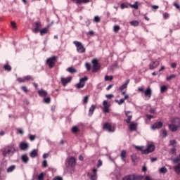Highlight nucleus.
Masks as SVG:
<instances>
[{"mask_svg": "<svg viewBox=\"0 0 180 180\" xmlns=\"http://www.w3.org/2000/svg\"><path fill=\"white\" fill-rule=\"evenodd\" d=\"M31 158H36V157H37L38 153H37V150L34 149L31 151L30 154Z\"/></svg>", "mask_w": 180, "mask_h": 180, "instance_id": "27", "label": "nucleus"}, {"mask_svg": "<svg viewBox=\"0 0 180 180\" xmlns=\"http://www.w3.org/2000/svg\"><path fill=\"white\" fill-rule=\"evenodd\" d=\"M17 132H18L19 134H23V131H22V129H17Z\"/></svg>", "mask_w": 180, "mask_h": 180, "instance_id": "64", "label": "nucleus"}, {"mask_svg": "<svg viewBox=\"0 0 180 180\" xmlns=\"http://www.w3.org/2000/svg\"><path fill=\"white\" fill-rule=\"evenodd\" d=\"M44 103H50L51 102V98L47 97L44 99Z\"/></svg>", "mask_w": 180, "mask_h": 180, "instance_id": "46", "label": "nucleus"}, {"mask_svg": "<svg viewBox=\"0 0 180 180\" xmlns=\"http://www.w3.org/2000/svg\"><path fill=\"white\" fill-rule=\"evenodd\" d=\"M47 33V28H43L41 31H40V34L41 36H44V34H46Z\"/></svg>", "mask_w": 180, "mask_h": 180, "instance_id": "42", "label": "nucleus"}, {"mask_svg": "<svg viewBox=\"0 0 180 180\" xmlns=\"http://www.w3.org/2000/svg\"><path fill=\"white\" fill-rule=\"evenodd\" d=\"M172 162H174V164H178V162H179L180 159L179 158H174L172 160Z\"/></svg>", "mask_w": 180, "mask_h": 180, "instance_id": "49", "label": "nucleus"}, {"mask_svg": "<svg viewBox=\"0 0 180 180\" xmlns=\"http://www.w3.org/2000/svg\"><path fill=\"white\" fill-rule=\"evenodd\" d=\"M25 81L26 82L29 81H34V78H33L32 76L31 75H27V76H25Z\"/></svg>", "mask_w": 180, "mask_h": 180, "instance_id": "35", "label": "nucleus"}, {"mask_svg": "<svg viewBox=\"0 0 180 180\" xmlns=\"http://www.w3.org/2000/svg\"><path fill=\"white\" fill-rule=\"evenodd\" d=\"M176 76L175 75H171L170 76L167 77V81H171V79H174Z\"/></svg>", "mask_w": 180, "mask_h": 180, "instance_id": "50", "label": "nucleus"}, {"mask_svg": "<svg viewBox=\"0 0 180 180\" xmlns=\"http://www.w3.org/2000/svg\"><path fill=\"white\" fill-rule=\"evenodd\" d=\"M85 67H86L87 71H91V63H86L85 64Z\"/></svg>", "mask_w": 180, "mask_h": 180, "instance_id": "48", "label": "nucleus"}, {"mask_svg": "<svg viewBox=\"0 0 180 180\" xmlns=\"http://www.w3.org/2000/svg\"><path fill=\"white\" fill-rule=\"evenodd\" d=\"M113 30H114L115 33H118L119 30H120V26L115 25L113 27Z\"/></svg>", "mask_w": 180, "mask_h": 180, "instance_id": "40", "label": "nucleus"}, {"mask_svg": "<svg viewBox=\"0 0 180 180\" xmlns=\"http://www.w3.org/2000/svg\"><path fill=\"white\" fill-rule=\"evenodd\" d=\"M179 127H180V119L179 117H174L171 120V124H169V129L171 131H176Z\"/></svg>", "mask_w": 180, "mask_h": 180, "instance_id": "2", "label": "nucleus"}, {"mask_svg": "<svg viewBox=\"0 0 180 180\" xmlns=\"http://www.w3.org/2000/svg\"><path fill=\"white\" fill-rule=\"evenodd\" d=\"M57 61H58V56H53L46 60V64L49 65V68H54Z\"/></svg>", "mask_w": 180, "mask_h": 180, "instance_id": "6", "label": "nucleus"}, {"mask_svg": "<svg viewBox=\"0 0 180 180\" xmlns=\"http://www.w3.org/2000/svg\"><path fill=\"white\" fill-rule=\"evenodd\" d=\"M138 91H139V92H142V93L145 92L144 87H143V86L139 87Z\"/></svg>", "mask_w": 180, "mask_h": 180, "instance_id": "58", "label": "nucleus"}, {"mask_svg": "<svg viewBox=\"0 0 180 180\" xmlns=\"http://www.w3.org/2000/svg\"><path fill=\"white\" fill-rule=\"evenodd\" d=\"M17 81H18L20 83L26 82V77H25V76L23 77H19L17 79Z\"/></svg>", "mask_w": 180, "mask_h": 180, "instance_id": "39", "label": "nucleus"}, {"mask_svg": "<svg viewBox=\"0 0 180 180\" xmlns=\"http://www.w3.org/2000/svg\"><path fill=\"white\" fill-rule=\"evenodd\" d=\"M103 110L104 112V113H109L110 110H109V108H110V104L108 103V101H104L103 102Z\"/></svg>", "mask_w": 180, "mask_h": 180, "instance_id": "14", "label": "nucleus"}, {"mask_svg": "<svg viewBox=\"0 0 180 180\" xmlns=\"http://www.w3.org/2000/svg\"><path fill=\"white\" fill-rule=\"evenodd\" d=\"M168 172V169H167V167H162L160 169V174H167Z\"/></svg>", "mask_w": 180, "mask_h": 180, "instance_id": "30", "label": "nucleus"}, {"mask_svg": "<svg viewBox=\"0 0 180 180\" xmlns=\"http://www.w3.org/2000/svg\"><path fill=\"white\" fill-rule=\"evenodd\" d=\"M72 79V77H61L60 81L62 82V85L63 86H67V84H70Z\"/></svg>", "mask_w": 180, "mask_h": 180, "instance_id": "11", "label": "nucleus"}, {"mask_svg": "<svg viewBox=\"0 0 180 180\" xmlns=\"http://www.w3.org/2000/svg\"><path fill=\"white\" fill-rule=\"evenodd\" d=\"M4 68L5 71H12V67H11L9 64L4 65Z\"/></svg>", "mask_w": 180, "mask_h": 180, "instance_id": "31", "label": "nucleus"}, {"mask_svg": "<svg viewBox=\"0 0 180 180\" xmlns=\"http://www.w3.org/2000/svg\"><path fill=\"white\" fill-rule=\"evenodd\" d=\"M47 91L44 89H41L38 91V95L41 98H45V96H47Z\"/></svg>", "mask_w": 180, "mask_h": 180, "instance_id": "22", "label": "nucleus"}, {"mask_svg": "<svg viewBox=\"0 0 180 180\" xmlns=\"http://www.w3.org/2000/svg\"><path fill=\"white\" fill-rule=\"evenodd\" d=\"M105 98H107L108 99H110L112 98H115V96L113 94H107L105 95Z\"/></svg>", "mask_w": 180, "mask_h": 180, "instance_id": "55", "label": "nucleus"}, {"mask_svg": "<svg viewBox=\"0 0 180 180\" xmlns=\"http://www.w3.org/2000/svg\"><path fill=\"white\" fill-rule=\"evenodd\" d=\"M88 79V77H84L80 79V82L77 84V88L79 89L85 86V81Z\"/></svg>", "mask_w": 180, "mask_h": 180, "instance_id": "12", "label": "nucleus"}, {"mask_svg": "<svg viewBox=\"0 0 180 180\" xmlns=\"http://www.w3.org/2000/svg\"><path fill=\"white\" fill-rule=\"evenodd\" d=\"M143 176L139 174H128L122 178V180H141Z\"/></svg>", "mask_w": 180, "mask_h": 180, "instance_id": "8", "label": "nucleus"}, {"mask_svg": "<svg viewBox=\"0 0 180 180\" xmlns=\"http://www.w3.org/2000/svg\"><path fill=\"white\" fill-rule=\"evenodd\" d=\"M15 151H16V149L15 148V146L11 145L7 147H6L3 150V156L4 157H12L13 154H15Z\"/></svg>", "mask_w": 180, "mask_h": 180, "instance_id": "3", "label": "nucleus"}, {"mask_svg": "<svg viewBox=\"0 0 180 180\" xmlns=\"http://www.w3.org/2000/svg\"><path fill=\"white\" fill-rule=\"evenodd\" d=\"M35 28L33 30L34 33H39L40 27H41V22L37 21L34 22Z\"/></svg>", "mask_w": 180, "mask_h": 180, "instance_id": "16", "label": "nucleus"}, {"mask_svg": "<svg viewBox=\"0 0 180 180\" xmlns=\"http://www.w3.org/2000/svg\"><path fill=\"white\" fill-rule=\"evenodd\" d=\"M130 83V79H127L124 84H122L120 88H119V91L120 92H123V91H124V89H127V85H129V84Z\"/></svg>", "mask_w": 180, "mask_h": 180, "instance_id": "17", "label": "nucleus"}, {"mask_svg": "<svg viewBox=\"0 0 180 180\" xmlns=\"http://www.w3.org/2000/svg\"><path fill=\"white\" fill-rule=\"evenodd\" d=\"M20 148H21L22 151H26V150L29 148V143L26 142H21L20 144Z\"/></svg>", "mask_w": 180, "mask_h": 180, "instance_id": "20", "label": "nucleus"}, {"mask_svg": "<svg viewBox=\"0 0 180 180\" xmlns=\"http://www.w3.org/2000/svg\"><path fill=\"white\" fill-rule=\"evenodd\" d=\"M73 44L76 46L77 51L79 54H82L86 51V49H85V46L81 43L80 41H73Z\"/></svg>", "mask_w": 180, "mask_h": 180, "instance_id": "5", "label": "nucleus"}, {"mask_svg": "<svg viewBox=\"0 0 180 180\" xmlns=\"http://www.w3.org/2000/svg\"><path fill=\"white\" fill-rule=\"evenodd\" d=\"M174 6H175V8H176V9H180V6L177 3H174Z\"/></svg>", "mask_w": 180, "mask_h": 180, "instance_id": "63", "label": "nucleus"}, {"mask_svg": "<svg viewBox=\"0 0 180 180\" xmlns=\"http://www.w3.org/2000/svg\"><path fill=\"white\" fill-rule=\"evenodd\" d=\"M168 89V87L165 85L162 86L160 87V92L161 94H164V92H167V90Z\"/></svg>", "mask_w": 180, "mask_h": 180, "instance_id": "32", "label": "nucleus"}, {"mask_svg": "<svg viewBox=\"0 0 180 180\" xmlns=\"http://www.w3.org/2000/svg\"><path fill=\"white\" fill-rule=\"evenodd\" d=\"M169 17V14H168V13H163L164 19H168Z\"/></svg>", "mask_w": 180, "mask_h": 180, "instance_id": "57", "label": "nucleus"}, {"mask_svg": "<svg viewBox=\"0 0 180 180\" xmlns=\"http://www.w3.org/2000/svg\"><path fill=\"white\" fill-rule=\"evenodd\" d=\"M67 71H68V72H70V74H74L75 72H77V70L74 68H68L67 69Z\"/></svg>", "mask_w": 180, "mask_h": 180, "instance_id": "34", "label": "nucleus"}, {"mask_svg": "<svg viewBox=\"0 0 180 180\" xmlns=\"http://www.w3.org/2000/svg\"><path fill=\"white\" fill-rule=\"evenodd\" d=\"M135 148L141 151L142 154H150V153H153L155 150V146L153 144H149L147 148L144 150L142 146H135Z\"/></svg>", "mask_w": 180, "mask_h": 180, "instance_id": "4", "label": "nucleus"}, {"mask_svg": "<svg viewBox=\"0 0 180 180\" xmlns=\"http://www.w3.org/2000/svg\"><path fill=\"white\" fill-rule=\"evenodd\" d=\"M171 153L172 154H176V149H175L174 148H172Z\"/></svg>", "mask_w": 180, "mask_h": 180, "instance_id": "62", "label": "nucleus"}, {"mask_svg": "<svg viewBox=\"0 0 180 180\" xmlns=\"http://www.w3.org/2000/svg\"><path fill=\"white\" fill-rule=\"evenodd\" d=\"M42 167H44V168H47L49 167V165L47 164V160H44L43 161Z\"/></svg>", "mask_w": 180, "mask_h": 180, "instance_id": "52", "label": "nucleus"}, {"mask_svg": "<svg viewBox=\"0 0 180 180\" xmlns=\"http://www.w3.org/2000/svg\"><path fill=\"white\" fill-rule=\"evenodd\" d=\"M103 130H105L106 131H108L109 133H113L115 131V129L112 127V125L110 123H105L103 127Z\"/></svg>", "mask_w": 180, "mask_h": 180, "instance_id": "10", "label": "nucleus"}, {"mask_svg": "<svg viewBox=\"0 0 180 180\" xmlns=\"http://www.w3.org/2000/svg\"><path fill=\"white\" fill-rule=\"evenodd\" d=\"M92 172H93V174H91L88 173V175H89V176H90L91 179V180L98 179V173H96V172H98V169L94 167L92 169Z\"/></svg>", "mask_w": 180, "mask_h": 180, "instance_id": "13", "label": "nucleus"}, {"mask_svg": "<svg viewBox=\"0 0 180 180\" xmlns=\"http://www.w3.org/2000/svg\"><path fill=\"white\" fill-rule=\"evenodd\" d=\"M96 108V107L95 106V105H92L89 110V116H92V115H94V112H95V109Z\"/></svg>", "mask_w": 180, "mask_h": 180, "instance_id": "26", "label": "nucleus"}, {"mask_svg": "<svg viewBox=\"0 0 180 180\" xmlns=\"http://www.w3.org/2000/svg\"><path fill=\"white\" fill-rule=\"evenodd\" d=\"M21 160L24 164H27L29 162V157H27V155L26 154L22 155Z\"/></svg>", "mask_w": 180, "mask_h": 180, "instance_id": "25", "label": "nucleus"}, {"mask_svg": "<svg viewBox=\"0 0 180 180\" xmlns=\"http://www.w3.org/2000/svg\"><path fill=\"white\" fill-rule=\"evenodd\" d=\"M160 65V61L155 60V61H152L149 64V70H155V68H157Z\"/></svg>", "mask_w": 180, "mask_h": 180, "instance_id": "15", "label": "nucleus"}, {"mask_svg": "<svg viewBox=\"0 0 180 180\" xmlns=\"http://www.w3.org/2000/svg\"><path fill=\"white\" fill-rule=\"evenodd\" d=\"M143 93L146 101H149V99H150L151 96H153V90L151 88L148 87Z\"/></svg>", "mask_w": 180, "mask_h": 180, "instance_id": "9", "label": "nucleus"}, {"mask_svg": "<svg viewBox=\"0 0 180 180\" xmlns=\"http://www.w3.org/2000/svg\"><path fill=\"white\" fill-rule=\"evenodd\" d=\"M94 22H96V23H99V22H101V18H99V16H98V15L95 16Z\"/></svg>", "mask_w": 180, "mask_h": 180, "instance_id": "51", "label": "nucleus"}, {"mask_svg": "<svg viewBox=\"0 0 180 180\" xmlns=\"http://www.w3.org/2000/svg\"><path fill=\"white\" fill-rule=\"evenodd\" d=\"M174 171L176 174H180V163H179L175 167Z\"/></svg>", "mask_w": 180, "mask_h": 180, "instance_id": "37", "label": "nucleus"}, {"mask_svg": "<svg viewBox=\"0 0 180 180\" xmlns=\"http://www.w3.org/2000/svg\"><path fill=\"white\" fill-rule=\"evenodd\" d=\"M29 139L31 141H34L35 139H36V135H30L29 136Z\"/></svg>", "mask_w": 180, "mask_h": 180, "instance_id": "53", "label": "nucleus"}, {"mask_svg": "<svg viewBox=\"0 0 180 180\" xmlns=\"http://www.w3.org/2000/svg\"><path fill=\"white\" fill-rule=\"evenodd\" d=\"M92 66V72H98L101 70V63H99V60L94 58L91 60Z\"/></svg>", "mask_w": 180, "mask_h": 180, "instance_id": "7", "label": "nucleus"}, {"mask_svg": "<svg viewBox=\"0 0 180 180\" xmlns=\"http://www.w3.org/2000/svg\"><path fill=\"white\" fill-rule=\"evenodd\" d=\"M53 180H63V177L60 176H57L55 178H53Z\"/></svg>", "mask_w": 180, "mask_h": 180, "instance_id": "60", "label": "nucleus"}, {"mask_svg": "<svg viewBox=\"0 0 180 180\" xmlns=\"http://www.w3.org/2000/svg\"><path fill=\"white\" fill-rule=\"evenodd\" d=\"M44 175H46V173L41 172L39 174V175L37 176V179L38 180H44Z\"/></svg>", "mask_w": 180, "mask_h": 180, "instance_id": "28", "label": "nucleus"}, {"mask_svg": "<svg viewBox=\"0 0 180 180\" xmlns=\"http://www.w3.org/2000/svg\"><path fill=\"white\" fill-rule=\"evenodd\" d=\"M175 144H176V140L170 141V146H174Z\"/></svg>", "mask_w": 180, "mask_h": 180, "instance_id": "61", "label": "nucleus"}, {"mask_svg": "<svg viewBox=\"0 0 180 180\" xmlns=\"http://www.w3.org/2000/svg\"><path fill=\"white\" fill-rule=\"evenodd\" d=\"M131 160H132L133 162H136V161H137V156H136V155H132Z\"/></svg>", "mask_w": 180, "mask_h": 180, "instance_id": "54", "label": "nucleus"}, {"mask_svg": "<svg viewBox=\"0 0 180 180\" xmlns=\"http://www.w3.org/2000/svg\"><path fill=\"white\" fill-rule=\"evenodd\" d=\"M116 103H118V105H123L124 103V99L121 98L120 101L119 100H115Z\"/></svg>", "mask_w": 180, "mask_h": 180, "instance_id": "45", "label": "nucleus"}, {"mask_svg": "<svg viewBox=\"0 0 180 180\" xmlns=\"http://www.w3.org/2000/svg\"><path fill=\"white\" fill-rule=\"evenodd\" d=\"M21 89H22V91H23V92H25V94H27V92H29V89H27V86H21Z\"/></svg>", "mask_w": 180, "mask_h": 180, "instance_id": "43", "label": "nucleus"}, {"mask_svg": "<svg viewBox=\"0 0 180 180\" xmlns=\"http://www.w3.org/2000/svg\"><path fill=\"white\" fill-rule=\"evenodd\" d=\"M75 165H77V159L74 157H71L66 160V168L70 169L71 174L75 171Z\"/></svg>", "mask_w": 180, "mask_h": 180, "instance_id": "1", "label": "nucleus"}, {"mask_svg": "<svg viewBox=\"0 0 180 180\" xmlns=\"http://www.w3.org/2000/svg\"><path fill=\"white\" fill-rule=\"evenodd\" d=\"M130 6L134 9H139V1H136L134 4H131Z\"/></svg>", "mask_w": 180, "mask_h": 180, "instance_id": "36", "label": "nucleus"}, {"mask_svg": "<svg viewBox=\"0 0 180 180\" xmlns=\"http://www.w3.org/2000/svg\"><path fill=\"white\" fill-rule=\"evenodd\" d=\"M162 127V122H161L160 121L158 122H156L155 124H153L151 127V129L153 130H155L157 129H161Z\"/></svg>", "mask_w": 180, "mask_h": 180, "instance_id": "18", "label": "nucleus"}, {"mask_svg": "<svg viewBox=\"0 0 180 180\" xmlns=\"http://www.w3.org/2000/svg\"><path fill=\"white\" fill-rule=\"evenodd\" d=\"M72 131L75 134H77V133H78L79 131V129H78L77 127H73L72 128Z\"/></svg>", "mask_w": 180, "mask_h": 180, "instance_id": "38", "label": "nucleus"}, {"mask_svg": "<svg viewBox=\"0 0 180 180\" xmlns=\"http://www.w3.org/2000/svg\"><path fill=\"white\" fill-rule=\"evenodd\" d=\"M129 129L131 131H136V130H137V123L131 122L129 124Z\"/></svg>", "mask_w": 180, "mask_h": 180, "instance_id": "23", "label": "nucleus"}, {"mask_svg": "<svg viewBox=\"0 0 180 180\" xmlns=\"http://www.w3.org/2000/svg\"><path fill=\"white\" fill-rule=\"evenodd\" d=\"M113 80V76H105V81H112Z\"/></svg>", "mask_w": 180, "mask_h": 180, "instance_id": "44", "label": "nucleus"}, {"mask_svg": "<svg viewBox=\"0 0 180 180\" xmlns=\"http://www.w3.org/2000/svg\"><path fill=\"white\" fill-rule=\"evenodd\" d=\"M73 2H75L76 5H81V4H88L89 0H72Z\"/></svg>", "mask_w": 180, "mask_h": 180, "instance_id": "24", "label": "nucleus"}, {"mask_svg": "<svg viewBox=\"0 0 180 180\" xmlns=\"http://www.w3.org/2000/svg\"><path fill=\"white\" fill-rule=\"evenodd\" d=\"M131 112L130 111H127L125 112V115L127 117V119L125 120L126 123L129 124L131 122V119L133 118V115H130Z\"/></svg>", "mask_w": 180, "mask_h": 180, "instance_id": "19", "label": "nucleus"}, {"mask_svg": "<svg viewBox=\"0 0 180 180\" xmlns=\"http://www.w3.org/2000/svg\"><path fill=\"white\" fill-rule=\"evenodd\" d=\"M89 99V96H84V98H83L84 105H86V103H88Z\"/></svg>", "mask_w": 180, "mask_h": 180, "instance_id": "41", "label": "nucleus"}, {"mask_svg": "<svg viewBox=\"0 0 180 180\" xmlns=\"http://www.w3.org/2000/svg\"><path fill=\"white\" fill-rule=\"evenodd\" d=\"M100 167H102V160H99L98 161L97 167L99 168Z\"/></svg>", "mask_w": 180, "mask_h": 180, "instance_id": "59", "label": "nucleus"}, {"mask_svg": "<svg viewBox=\"0 0 180 180\" xmlns=\"http://www.w3.org/2000/svg\"><path fill=\"white\" fill-rule=\"evenodd\" d=\"M11 25L12 26V27H13V29H16L17 27H16V22H15L14 21H12L11 22Z\"/></svg>", "mask_w": 180, "mask_h": 180, "instance_id": "56", "label": "nucleus"}, {"mask_svg": "<svg viewBox=\"0 0 180 180\" xmlns=\"http://www.w3.org/2000/svg\"><path fill=\"white\" fill-rule=\"evenodd\" d=\"M15 168H16V166L11 165L7 169V172H13V171H15Z\"/></svg>", "mask_w": 180, "mask_h": 180, "instance_id": "33", "label": "nucleus"}, {"mask_svg": "<svg viewBox=\"0 0 180 180\" xmlns=\"http://www.w3.org/2000/svg\"><path fill=\"white\" fill-rule=\"evenodd\" d=\"M120 157H121L122 161H123L124 162H126V158L127 157V151H126V150H122Z\"/></svg>", "mask_w": 180, "mask_h": 180, "instance_id": "21", "label": "nucleus"}, {"mask_svg": "<svg viewBox=\"0 0 180 180\" xmlns=\"http://www.w3.org/2000/svg\"><path fill=\"white\" fill-rule=\"evenodd\" d=\"M129 24L131 25V26L137 27L139 26V25H140V22H139V21L137 20H134V21H131Z\"/></svg>", "mask_w": 180, "mask_h": 180, "instance_id": "29", "label": "nucleus"}, {"mask_svg": "<svg viewBox=\"0 0 180 180\" xmlns=\"http://www.w3.org/2000/svg\"><path fill=\"white\" fill-rule=\"evenodd\" d=\"M162 137H167L168 136V132H167V129L162 130Z\"/></svg>", "mask_w": 180, "mask_h": 180, "instance_id": "47", "label": "nucleus"}]
</instances>
